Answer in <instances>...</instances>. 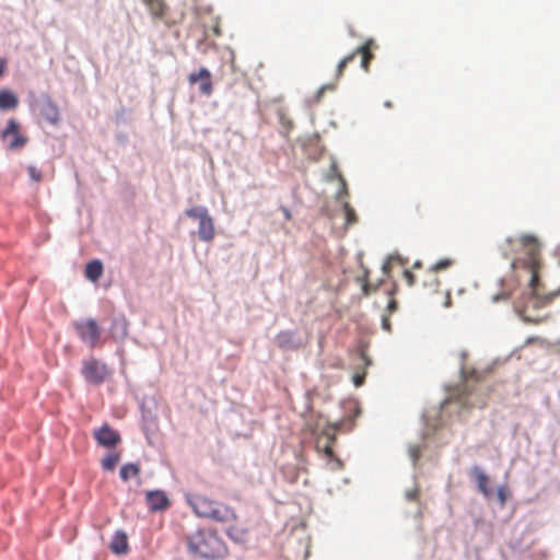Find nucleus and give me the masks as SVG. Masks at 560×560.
<instances>
[{
  "mask_svg": "<svg viewBox=\"0 0 560 560\" xmlns=\"http://www.w3.org/2000/svg\"><path fill=\"white\" fill-rule=\"evenodd\" d=\"M186 551L198 560H223L229 548L214 527H197L185 535Z\"/></svg>",
  "mask_w": 560,
  "mask_h": 560,
  "instance_id": "nucleus-1",
  "label": "nucleus"
},
{
  "mask_svg": "<svg viewBox=\"0 0 560 560\" xmlns=\"http://www.w3.org/2000/svg\"><path fill=\"white\" fill-rule=\"evenodd\" d=\"M342 416L335 421H327L332 431L351 432L357 419L361 416V407L355 398L349 397L339 401Z\"/></svg>",
  "mask_w": 560,
  "mask_h": 560,
  "instance_id": "nucleus-2",
  "label": "nucleus"
},
{
  "mask_svg": "<svg viewBox=\"0 0 560 560\" xmlns=\"http://www.w3.org/2000/svg\"><path fill=\"white\" fill-rule=\"evenodd\" d=\"M141 413V430L149 444H152L151 433L158 429V401L155 396L143 395L139 400Z\"/></svg>",
  "mask_w": 560,
  "mask_h": 560,
  "instance_id": "nucleus-3",
  "label": "nucleus"
},
{
  "mask_svg": "<svg viewBox=\"0 0 560 560\" xmlns=\"http://www.w3.org/2000/svg\"><path fill=\"white\" fill-rule=\"evenodd\" d=\"M81 374L88 384L100 386L112 376L113 371L107 363L92 357L82 362Z\"/></svg>",
  "mask_w": 560,
  "mask_h": 560,
  "instance_id": "nucleus-4",
  "label": "nucleus"
},
{
  "mask_svg": "<svg viewBox=\"0 0 560 560\" xmlns=\"http://www.w3.org/2000/svg\"><path fill=\"white\" fill-rule=\"evenodd\" d=\"M199 517L209 518L218 523H225L231 520L235 521L237 514L232 506L206 497Z\"/></svg>",
  "mask_w": 560,
  "mask_h": 560,
  "instance_id": "nucleus-5",
  "label": "nucleus"
},
{
  "mask_svg": "<svg viewBox=\"0 0 560 560\" xmlns=\"http://www.w3.org/2000/svg\"><path fill=\"white\" fill-rule=\"evenodd\" d=\"M20 129L21 122L15 117L7 119L5 126L0 129V141L10 139L5 145L8 151H19L30 142L28 136L21 132Z\"/></svg>",
  "mask_w": 560,
  "mask_h": 560,
  "instance_id": "nucleus-6",
  "label": "nucleus"
},
{
  "mask_svg": "<svg viewBox=\"0 0 560 560\" xmlns=\"http://www.w3.org/2000/svg\"><path fill=\"white\" fill-rule=\"evenodd\" d=\"M73 329L79 339L88 345L91 349L96 347L98 338L103 331L98 320L94 317H86L74 320Z\"/></svg>",
  "mask_w": 560,
  "mask_h": 560,
  "instance_id": "nucleus-7",
  "label": "nucleus"
},
{
  "mask_svg": "<svg viewBox=\"0 0 560 560\" xmlns=\"http://www.w3.org/2000/svg\"><path fill=\"white\" fill-rule=\"evenodd\" d=\"M273 341L278 349H280L282 352L299 351L307 343L306 339L298 329L280 330L275 336Z\"/></svg>",
  "mask_w": 560,
  "mask_h": 560,
  "instance_id": "nucleus-8",
  "label": "nucleus"
},
{
  "mask_svg": "<svg viewBox=\"0 0 560 560\" xmlns=\"http://www.w3.org/2000/svg\"><path fill=\"white\" fill-rule=\"evenodd\" d=\"M92 435L97 446L106 450L114 448L120 444L122 440L120 432L108 422H103L100 427L94 428Z\"/></svg>",
  "mask_w": 560,
  "mask_h": 560,
  "instance_id": "nucleus-9",
  "label": "nucleus"
},
{
  "mask_svg": "<svg viewBox=\"0 0 560 560\" xmlns=\"http://www.w3.org/2000/svg\"><path fill=\"white\" fill-rule=\"evenodd\" d=\"M144 500L150 513H162L172 506L167 491L161 488L144 490Z\"/></svg>",
  "mask_w": 560,
  "mask_h": 560,
  "instance_id": "nucleus-10",
  "label": "nucleus"
},
{
  "mask_svg": "<svg viewBox=\"0 0 560 560\" xmlns=\"http://www.w3.org/2000/svg\"><path fill=\"white\" fill-rule=\"evenodd\" d=\"M468 477L474 483L477 492L482 494L486 500L490 501L492 494V486L490 476L486 469L478 464H474L468 471Z\"/></svg>",
  "mask_w": 560,
  "mask_h": 560,
  "instance_id": "nucleus-11",
  "label": "nucleus"
},
{
  "mask_svg": "<svg viewBox=\"0 0 560 560\" xmlns=\"http://www.w3.org/2000/svg\"><path fill=\"white\" fill-rule=\"evenodd\" d=\"M187 80L190 85H198L201 95L210 96L212 94V73L207 67L200 66L197 70L190 72Z\"/></svg>",
  "mask_w": 560,
  "mask_h": 560,
  "instance_id": "nucleus-12",
  "label": "nucleus"
},
{
  "mask_svg": "<svg viewBox=\"0 0 560 560\" xmlns=\"http://www.w3.org/2000/svg\"><path fill=\"white\" fill-rule=\"evenodd\" d=\"M39 113L44 120L51 126H57L61 120V113L57 102L46 93H40V109Z\"/></svg>",
  "mask_w": 560,
  "mask_h": 560,
  "instance_id": "nucleus-13",
  "label": "nucleus"
},
{
  "mask_svg": "<svg viewBox=\"0 0 560 560\" xmlns=\"http://www.w3.org/2000/svg\"><path fill=\"white\" fill-rule=\"evenodd\" d=\"M129 320L122 312L114 313L110 316L107 334L115 342H122L128 336Z\"/></svg>",
  "mask_w": 560,
  "mask_h": 560,
  "instance_id": "nucleus-14",
  "label": "nucleus"
},
{
  "mask_svg": "<svg viewBox=\"0 0 560 560\" xmlns=\"http://www.w3.org/2000/svg\"><path fill=\"white\" fill-rule=\"evenodd\" d=\"M109 550L117 557L126 556L130 551L128 534L126 530L116 529L108 545Z\"/></svg>",
  "mask_w": 560,
  "mask_h": 560,
  "instance_id": "nucleus-15",
  "label": "nucleus"
},
{
  "mask_svg": "<svg viewBox=\"0 0 560 560\" xmlns=\"http://www.w3.org/2000/svg\"><path fill=\"white\" fill-rule=\"evenodd\" d=\"M20 105L18 93L8 86L0 88V113L15 110Z\"/></svg>",
  "mask_w": 560,
  "mask_h": 560,
  "instance_id": "nucleus-16",
  "label": "nucleus"
},
{
  "mask_svg": "<svg viewBox=\"0 0 560 560\" xmlns=\"http://www.w3.org/2000/svg\"><path fill=\"white\" fill-rule=\"evenodd\" d=\"M358 371L352 374L351 381L355 387H361L365 382L366 371L372 366V359L363 352L357 354Z\"/></svg>",
  "mask_w": 560,
  "mask_h": 560,
  "instance_id": "nucleus-17",
  "label": "nucleus"
},
{
  "mask_svg": "<svg viewBox=\"0 0 560 560\" xmlns=\"http://www.w3.org/2000/svg\"><path fill=\"white\" fill-rule=\"evenodd\" d=\"M197 235L201 242L209 243L213 241L215 236V225L214 219L210 212L198 223Z\"/></svg>",
  "mask_w": 560,
  "mask_h": 560,
  "instance_id": "nucleus-18",
  "label": "nucleus"
},
{
  "mask_svg": "<svg viewBox=\"0 0 560 560\" xmlns=\"http://www.w3.org/2000/svg\"><path fill=\"white\" fill-rule=\"evenodd\" d=\"M104 275V262L100 258L90 259L84 267V278L91 283H98Z\"/></svg>",
  "mask_w": 560,
  "mask_h": 560,
  "instance_id": "nucleus-19",
  "label": "nucleus"
},
{
  "mask_svg": "<svg viewBox=\"0 0 560 560\" xmlns=\"http://www.w3.org/2000/svg\"><path fill=\"white\" fill-rule=\"evenodd\" d=\"M141 465L139 462H127L119 467V479L128 482L132 478H139L141 475Z\"/></svg>",
  "mask_w": 560,
  "mask_h": 560,
  "instance_id": "nucleus-20",
  "label": "nucleus"
},
{
  "mask_svg": "<svg viewBox=\"0 0 560 560\" xmlns=\"http://www.w3.org/2000/svg\"><path fill=\"white\" fill-rule=\"evenodd\" d=\"M120 459L121 453L114 448H109L101 458V468L106 472H113L116 469V466L119 464Z\"/></svg>",
  "mask_w": 560,
  "mask_h": 560,
  "instance_id": "nucleus-21",
  "label": "nucleus"
},
{
  "mask_svg": "<svg viewBox=\"0 0 560 560\" xmlns=\"http://www.w3.org/2000/svg\"><path fill=\"white\" fill-rule=\"evenodd\" d=\"M511 497L512 492L505 482L498 485L495 488L492 487L491 500L495 499L501 508L505 506Z\"/></svg>",
  "mask_w": 560,
  "mask_h": 560,
  "instance_id": "nucleus-22",
  "label": "nucleus"
},
{
  "mask_svg": "<svg viewBox=\"0 0 560 560\" xmlns=\"http://www.w3.org/2000/svg\"><path fill=\"white\" fill-rule=\"evenodd\" d=\"M225 534L233 542L243 545L247 541L249 530L245 527L229 526Z\"/></svg>",
  "mask_w": 560,
  "mask_h": 560,
  "instance_id": "nucleus-23",
  "label": "nucleus"
},
{
  "mask_svg": "<svg viewBox=\"0 0 560 560\" xmlns=\"http://www.w3.org/2000/svg\"><path fill=\"white\" fill-rule=\"evenodd\" d=\"M203 500H206V495L201 494H192V493H185V501L191 509L195 515L198 517L200 516L201 506L203 504Z\"/></svg>",
  "mask_w": 560,
  "mask_h": 560,
  "instance_id": "nucleus-24",
  "label": "nucleus"
},
{
  "mask_svg": "<svg viewBox=\"0 0 560 560\" xmlns=\"http://www.w3.org/2000/svg\"><path fill=\"white\" fill-rule=\"evenodd\" d=\"M340 208L345 214V225L349 228L357 223L358 215L355 213L354 208L347 201L340 202Z\"/></svg>",
  "mask_w": 560,
  "mask_h": 560,
  "instance_id": "nucleus-25",
  "label": "nucleus"
},
{
  "mask_svg": "<svg viewBox=\"0 0 560 560\" xmlns=\"http://www.w3.org/2000/svg\"><path fill=\"white\" fill-rule=\"evenodd\" d=\"M330 175L327 176V180H338L343 187H346V178L343 175L339 172V165L338 161L334 155H330Z\"/></svg>",
  "mask_w": 560,
  "mask_h": 560,
  "instance_id": "nucleus-26",
  "label": "nucleus"
},
{
  "mask_svg": "<svg viewBox=\"0 0 560 560\" xmlns=\"http://www.w3.org/2000/svg\"><path fill=\"white\" fill-rule=\"evenodd\" d=\"M184 213L189 219L197 220L199 223L201 221V219L209 213V210L206 206L197 205V206L187 208L184 211Z\"/></svg>",
  "mask_w": 560,
  "mask_h": 560,
  "instance_id": "nucleus-27",
  "label": "nucleus"
},
{
  "mask_svg": "<svg viewBox=\"0 0 560 560\" xmlns=\"http://www.w3.org/2000/svg\"><path fill=\"white\" fill-rule=\"evenodd\" d=\"M324 454L327 457L328 464L331 465V469L335 470V469L343 468V466H345L343 460L331 451L329 445H325Z\"/></svg>",
  "mask_w": 560,
  "mask_h": 560,
  "instance_id": "nucleus-28",
  "label": "nucleus"
},
{
  "mask_svg": "<svg viewBox=\"0 0 560 560\" xmlns=\"http://www.w3.org/2000/svg\"><path fill=\"white\" fill-rule=\"evenodd\" d=\"M393 260H397L399 261L401 265H406L407 264V258L402 257L399 253H393V254H388L386 256V258L384 259L383 264H382V272L383 275L385 276H388V272H389V264L393 261Z\"/></svg>",
  "mask_w": 560,
  "mask_h": 560,
  "instance_id": "nucleus-29",
  "label": "nucleus"
},
{
  "mask_svg": "<svg viewBox=\"0 0 560 560\" xmlns=\"http://www.w3.org/2000/svg\"><path fill=\"white\" fill-rule=\"evenodd\" d=\"M453 264H454V260L452 258L444 257V258L439 259L435 264H433L429 268V271L430 272H439V271H442V270H446L451 266H453Z\"/></svg>",
  "mask_w": 560,
  "mask_h": 560,
  "instance_id": "nucleus-30",
  "label": "nucleus"
},
{
  "mask_svg": "<svg viewBox=\"0 0 560 560\" xmlns=\"http://www.w3.org/2000/svg\"><path fill=\"white\" fill-rule=\"evenodd\" d=\"M353 59H354V54H349L339 60V62L337 63V67H336V79L337 80L342 75L345 68L350 62H352Z\"/></svg>",
  "mask_w": 560,
  "mask_h": 560,
  "instance_id": "nucleus-31",
  "label": "nucleus"
},
{
  "mask_svg": "<svg viewBox=\"0 0 560 560\" xmlns=\"http://www.w3.org/2000/svg\"><path fill=\"white\" fill-rule=\"evenodd\" d=\"M375 46V42L373 38H368L364 43H362L361 45L357 46L354 48V50L351 52V54H354V57L357 55H360V56H368V49Z\"/></svg>",
  "mask_w": 560,
  "mask_h": 560,
  "instance_id": "nucleus-32",
  "label": "nucleus"
},
{
  "mask_svg": "<svg viewBox=\"0 0 560 560\" xmlns=\"http://www.w3.org/2000/svg\"><path fill=\"white\" fill-rule=\"evenodd\" d=\"M515 238L512 236H506L504 242L498 246V250L500 252L502 258H508L509 253L513 250L510 246L514 243Z\"/></svg>",
  "mask_w": 560,
  "mask_h": 560,
  "instance_id": "nucleus-33",
  "label": "nucleus"
},
{
  "mask_svg": "<svg viewBox=\"0 0 560 560\" xmlns=\"http://www.w3.org/2000/svg\"><path fill=\"white\" fill-rule=\"evenodd\" d=\"M31 182L39 183L43 179V173L33 164L26 166Z\"/></svg>",
  "mask_w": 560,
  "mask_h": 560,
  "instance_id": "nucleus-34",
  "label": "nucleus"
},
{
  "mask_svg": "<svg viewBox=\"0 0 560 560\" xmlns=\"http://www.w3.org/2000/svg\"><path fill=\"white\" fill-rule=\"evenodd\" d=\"M336 89V84L335 83H326V84H322L315 95H314V102L318 103L322 101L323 96H324V93L326 91H334Z\"/></svg>",
  "mask_w": 560,
  "mask_h": 560,
  "instance_id": "nucleus-35",
  "label": "nucleus"
},
{
  "mask_svg": "<svg viewBox=\"0 0 560 560\" xmlns=\"http://www.w3.org/2000/svg\"><path fill=\"white\" fill-rule=\"evenodd\" d=\"M26 102L31 109L38 107L40 109V94L37 95L34 91H28Z\"/></svg>",
  "mask_w": 560,
  "mask_h": 560,
  "instance_id": "nucleus-36",
  "label": "nucleus"
},
{
  "mask_svg": "<svg viewBox=\"0 0 560 560\" xmlns=\"http://www.w3.org/2000/svg\"><path fill=\"white\" fill-rule=\"evenodd\" d=\"M506 360H508V358H506V359H504V360H502V359H500V358L494 359L490 364H488V365L485 368V373H487V374L492 373V372L494 371V369H495L498 365L502 364V363H503V362H505Z\"/></svg>",
  "mask_w": 560,
  "mask_h": 560,
  "instance_id": "nucleus-37",
  "label": "nucleus"
},
{
  "mask_svg": "<svg viewBox=\"0 0 560 560\" xmlns=\"http://www.w3.org/2000/svg\"><path fill=\"white\" fill-rule=\"evenodd\" d=\"M381 327L384 331L386 332H390L392 331V323H390V319L387 315H382L381 316Z\"/></svg>",
  "mask_w": 560,
  "mask_h": 560,
  "instance_id": "nucleus-38",
  "label": "nucleus"
},
{
  "mask_svg": "<svg viewBox=\"0 0 560 560\" xmlns=\"http://www.w3.org/2000/svg\"><path fill=\"white\" fill-rule=\"evenodd\" d=\"M402 276L408 285L412 287L416 283V276L409 269H405Z\"/></svg>",
  "mask_w": 560,
  "mask_h": 560,
  "instance_id": "nucleus-39",
  "label": "nucleus"
},
{
  "mask_svg": "<svg viewBox=\"0 0 560 560\" xmlns=\"http://www.w3.org/2000/svg\"><path fill=\"white\" fill-rule=\"evenodd\" d=\"M510 298H511V294H509V293L498 292V293H495V294H493L491 296V301L493 303H499V302H502V301H506Z\"/></svg>",
  "mask_w": 560,
  "mask_h": 560,
  "instance_id": "nucleus-40",
  "label": "nucleus"
},
{
  "mask_svg": "<svg viewBox=\"0 0 560 560\" xmlns=\"http://www.w3.org/2000/svg\"><path fill=\"white\" fill-rule=\"evenodd\" d=\"M374 56L373 55H368V56H363L361 58V61H360V67L361 69H363L365 72H368L370 70V62H371V59L373 58Z\"/></svg>",
  "mask_w": 560,
  "mask_h": 560,
  "instance_id": "nucleus-41",
  "label": "nucleus"
},
{
  "mask_svg": "<svg viewBox=\"0 0 560 560\" xmlns=\"http://www.w3.org/2000/svg\"><path fill=\"white\" fill-rule=\"evenodd\" d=\"M386 311L389 314L396 313L398 311V302L394 299H388L387 304H386Z\"/></svg>",
  "mask_w": 560,
  "mask_h": 560,
  "instance_id": "nucleus-42",
  "label": "nucleus"
},
{
  "mask_svg": "<svg viewBox=\"0 0 560 560\" xmlns=\"http://www.w3.org/2000/svg\"><path fill=\"white\" fill-rule=\"evenodd\" d=\"M115 138H116L117 143L122 145V147H125L128 143V140H129L128 139V135L122 132V131L117 132Z\"/></svg>",
  "mask_w": 560,
  "mask_h": 560,
  "instance_id": "nucleus-43",
  "label": "nucleus"
},
{
  "mask_svg": "<svg viewBox=\"0 0 560 560\" xmlns=\"http://www.w3.org/2000/svg\"><path fill=\"white\" fill-rule=\"evenodd\" d=\"M8 72V59L0 56V78H3Z\"/></svg>",
  "mask_w": 560,
  "mask_h": 560,
  "instance_id": "nucleus-44",
  "label": "nucleus"
},
{
  "mask_svg": "<svg viewBox=\"0 0 560 560\" xmlns=\"http://www.w3.org/2000/svg\"><path fill=\"white\" fill-rule=\"evenodd\" d=\"M405 498L408 501H416L418 499V490L416 488L406 490Z\"/></svg>",
  "mask_w": 560,
  "mask_h": 560,
  "instance_id": "nucleus-45",
  "label": "nucleus"
},
{
  "mask_svg": "<svg viewBox=\"0 0 560 560\" xmlns=\"http://www.w3.org/2000/svg\"><path fill=\"white\" fill-rule=\"evenodd\" d=\"M339 185H340V187L335 194V199H336V201L341 202L340 199L342 198V196L348 194V187L347 186L343 187L340 183H339Z\"/></svg>",
  "mask_w": 560,
  "mask_h": 560,
  "instance_id": "nucleus-46",
  "label": "nucleus"
},
{
  "mask_svg": "<svg viewBox=\"0 0 560 560\" xmlns=\"http://www.w3.org/2000/svg\"><path fill=\"white\" fill-rule=\"evenodd\" d=\"M472 525L476 530L481 529V527L485 525V518L482 516H475L472 520Z\"/></svg>",
  "mask_w": 560,
  "mask_h": 560,
  "instance_id": "nucleus-47",
  "label": "nucleus"
},
{
  "mask_svg": "<svg viewBox=\"0 0 560 560\" xmlns=\"http://www.w3.org/2000/svg\"><path fill=\"white\" fill-rule=\"evenodd\" d=\"M520 240L522 241L523 244H528L529 242H534L537 238L534 234H522L520 236Z\"/></svg>",
  "mask_w": 560,
  "mask_h": 560,
  "instance_id": "nucleus-48",
  "label": "nucleus"
},
{
  "mask_svg": "<svg viewBox=\"0 0 560 560\" xmlns=\"http://www.w3.org/2000/svg\"><path fill=\"white\" fill-rule=\"evenodd\" d=\"M467 358V352L466 351H462L460 352V368H459V373H460V376L464 377V373H465V365H464V362Z\"/></svg>",
  "mask_w": 560,
  "mask_h": 560,
  "instance_id": "nucleus-49",
  "label": "nucleus"
},
{
  "mask_svg": "<svg viewBox=\"0 0 560 560\" xmlns=\"http://www.w3.org/2000/svg\"><path fill=\"white\" fill-rule=\"evenodd\" d=\"M116 354L120 358V363L124 364L125 363V359H124V355H125V348L122 345L118 346L117 349H116Z\"/></svg>",
  "mask_w": 560,
  "mask_h": 560,
  "instance_id": "nucleus-50",
  "label": "nucleus"
},
{
  "mask_svg": "<svg viewBox=\"0 0 560 560\" xmlns=\"http://www.w3.org/2000/svg\"><path fill=\"white\" fill-rule=\"evenodd\" d=\"M450 291L446 292V296H445V300L443 302V306L444 307H450L452 305V299H451V295H450Z\"/></svg>",
  "mask_w": 560,
  "mask_h": 560,
  "instance_id": "nucleus-51",
  "label": "nucleus"
},
{
  "mask_svg": "<svg viewBox=\"0 0 560 560\" xmlns=\"http://www.w3.org/2000/svg\"><path fill=\"white\" fill-rule=\"evenodd\" d=\"M281 210L283 212V215L285 219H291L292 217V213H291V210L288 208V207H281Z\"/></svg>",
  "mask_w": 560,
  "mask_h": 560,
  "instance_id": "nucleus-52",
  "label": "nucleus"
},
{
  "mask_svg": "<svg viewBox=\"0 0 560 560\" xmlns=\"http://www.w3.org/2000/svg\"><path fill=\"white\" fill-rule=\"evenodd\" d=\"M408 453H409V457L416 462L417 457H416V451L412 446H409V450H408Z\"/></svg>",
  "mask_w": 560,
  "mask_h": 560,
  "instance_id": "nucleus-53",
  "label": "nucleus"
},
{
  "mask_svg": "<svg viewBox=\"0 0 560 560\" xmlns=\"http://www.w3.org/2000/svg\"><path fill=\"white\" fill-rule=\"evenodd\" d=\"M415 269H420L422 268V261L420 259H417L415 262H413V266H412Z\"/></svg>",
  "mask_w": 560,
  "mask_h": 560,
  "instance_id": "nucleus-54",
  "label": "nucleus"
},
{
  "mask_svg": "<svg viewBox=\"0 0 560 560\" xmlns=\"http://www.w3.org/2000/svg\"><path fill=\"white\" fill-rule=\"evenodd\" d=\"M348 33L351 37L357 36L355 31L353 30V27L351 25L348 26Z\"/></svg>",
  "mask_w": 560,
  "mask_h": 560,
  "instance_id": "nucleus-55",
  "label": "nucleus"
},
{
  "mask_svg": "<svg viewBox=\"0 0 560 560\" xmlns=\"http://www.w3.org/2000/svg\"><path fill=\"white\" fill-rule=\"evenodd\" d=\"M516 267H517V260H516V259H514V260H512V261H511V264H510V269H511V270H514V269H516Z\"/></svg>",
  "mask_w": 560,
  "mask_h": 560,
  "instance_id": "nucleus-56",
  "label": "nucleus"
},
{
  "mask_svg": "<svg viewBox=\"0 0 560 560\" xmlns=\"http://www.w3.org/2000/svg\"><path fill=\"white\" fill-rule=\"evenodd\" d=\"M504 283H505V278L501 277V278L498 279V285L499 287L502 288L504 285Z\"/></svg>",
  "mask_w": 560,
  "mask_h": 560,
  "instance_id": "nucleus-57",
  "label": "nucleus"
},
{
  "mask_svg": "<svg viewBox=\"0 0 560 560\" xmlns=\"http://www.w3.org/2000/svg\"><path fill=\"white\" fill-rule=\"evenodd\" d=\"M537 339H538V337H536V336H530V337H528V338L526 339V343H532L533 341H535V340H537Z\"/></svg>",
  "mask_w": 560,
  "mask_h": 560,
  "instance_id": "nucleus-58",
  "label": "nucleus"
},
{
  "mask_svg": "<svg viewBox=\"0 0 560 560\" xmlns=\"http://www.w3.org/2000/svg\"><path fill=\"white\" fill-rule=\"evenodd\" d=\"M383 105H384V107H386V108H392V107H393V103H392L390 101H385V102L383 103Z\"/></svg>",
  "mask_w": 560,
  "mask_h": 560,
  "instance_id": "nucleus-59",
  "label": "nucleus"
},
{
  "mask_svg": "<svg viewBox=\"0 0 560 560\" xmlns=\"http://www.w3.org/2000/svg\"><path fill=\"white\" fill-rule=\"evenodd\" d=\"M213 33L219 36L221 34V30L219 26L213 27Z\"/></svg>",
  "mask_w": 560,
  "mask_h": 560,
  "instance_id": "nucleus-60",
  "label": "nucleus"
},
{
  "mask_svg": "<svg viewBox=\"0 0 560 560\" xmlns=\"http://www.w3.org/2000/svg\"><path fill=\"white\" fill-rule=\"evenodd\" d=\"M350 481H351V480H350V478H348V477H345V478L342 479V482H343L345 485H349V483H350Z\"/></svg>",
  "mask_w": 560,
  "mask_h": 560,
  "instance_id": "nucleus-61",
  "label": "nucleus"
},
{
  "mask_svg": "<svg viewBox=\"0 0 560 560\" xmlns=\"http://www.w3.org/2000/svg\"><path fill=\"white\" fill-rule=\"evenodd\" d=\"M329 126H331L334 128H337V122L335 120H330L329 121Z\"/></svg>",
  "mask_w": 560,
  "mask_h": 560,
  "instance_id": "nucleus-62",
  "label": "nucleus"
},
{
  "mask_svg": "<svg viewBox=\"0 0 560 560\" xmlns=\"http://www.w3.org/2000/svg\"><path fill=\"white\" fill-rule=\"evenodd\" d=\"M323 213H324L326 217H330V213H329V211H328L326 208H324V209H323Z\"/></svg>",
  "mask_w": 560,
  "mask_h": 560,
  "instance_id": "nucleus-63",
  "label": "nucleus"
}]
</instances>
